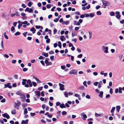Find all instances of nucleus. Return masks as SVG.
Masks as SVG:
<instances>
[{
  "label": "nucleus",
  "mask_w": 124,
  "mask_h": 124,
  "mask_svg": "<svg viewBox=\"0 0 124 124\" xmlns=\"http://www.w3.org/2000/svg\"><path fill=\"white\" fill-rule=\"evenodd\" d=\"M108 47L107 46H103L102 47V50L105 53H108Z\"/></svg>",
  "instance_id": "nucleus-1"
},
{
  "label": "nucleus",
  "mask_w": 124,
  "mask_h": 124,
  "mask_svg": "<svg viewBox=\"0 0 124 124\" xmlns=\"http://www.w3.org/2000/svg\"><path fill=\"white\" fill-rule=\"evenodd\" d=\"M78 73V70H77L73 69L70 70L69 72V74L70 75L73 74L76 75Z\"/></svg>",
  "instance_id": "nucleus-2"
},
{
  "label": "nucleus",
  "mask_w": 124,
  "mask_h": 124,
  "mask_svg": "<svg viewBox=\"0 0 124 124\" xmlns=\"http://www.w3.org/2000/svg\"><path fill=\"white\" fill-rule=\"evenodd\" d=\"M102 2L103 4L105 6H108L110 5L111 4L110 2L104 0H102Z\"/></svg>",
  "instance_id": "nucleus-3"
},
{
  "label": "nucleus",
  "mask_w": 124,
  "mask_h": 124,
  "mask_svg": "<svg viewBox=\"0 0 124 124\" xmlns=\"http://www.w3.org/2000/svg\"><path fill=\"white\" fill-rule=\"evenodd\" d=\"M17 101V103H15V105L14 107L15 108L18 109L19 108V106L20 105L21 103L20 102L18 101Z\"/></svg>",
  "instance_id": "nucleus-4"
},
{
  "label": "nucleus",
  "mask_w": 124,
  "mask_h": 124,
  "mask_svg": "<svg viewBox=\"0 0 124 124\" xmlns=\"http://www.w3.org/2000/svg\"><path fill=\"white\" fill-rule=\"evenodd\" d=\"M59 85L60 86V89L61 91H63L64 90V85L63 84H62L60 83L59 84Z\"/></svg>",
  "instance_id": "nucleus-5"
},
{
  "label": "nucleus",
  "mask_w": 124,
  "mask_h": 124,
  "mask_svg": "<svg viewBox=\"0 0 124 124\" xmlns=\"http://www.w3.org/2000/svg\"><path fill=\"white\" fill-rule=\"evenodd\" d=\"M10 83H8L6 84H4L5 87L3 88H5L6 87H8L9 88H12V86L10 85Z\"/></svg>",
  "instance_id": "nucleus-6"
},
{
  "label": "nucleus",
  "mask_w": 124,
  "mask_h": 124,
  "mask_svg": "<svg viewBox=\"0 0 124 124\" xmlns=\"http://www.w3.org/2000/svg\"><path fill=\"white\" fill-rule=\"evenodd\" d=\"M2 116L6 118L7 119L9 118V116L6 113H5L2 114Z\"/></svg>",
  "instance_id": "nucleus-7"
},
{
  "label": "nucleus",
  "mask_w": 124,
  "mask_h": 124,
  "mask_svg": "<svg viewBox=\"0 0 124 124\" xmlns=\"http://www.w3.org/2000/svg\"><path fill=\"white\" fill-rule=\"evenodd\" d=\"M28 122V120L26 119L25 120H22L21 122V124H27Z\"/></svg>",
  "instance_id": "nucleus-8"
},
{
  "label": "nucleus",
  "mask_w": 124,
  "mask_h": 124,
  "mask_svg": "<svg viewBox=\"0 0 124 124\" xmlns=\"http://www.w3.org/2000/svg\"><path fill=\"white\" fill-rule=\"evenodd\" d=\"M83 114H81V116H83V117H82V118L84 120H86L85 118L87 117L86 115L85 114H84L83 115Z\"/></svg>",
  "instance_id": "nucleus-9"
},
{
  "label": "nucleus",
  "mask_w": 124,
  "mask_h": 124,
  "mask_svg": "<svg viewBox=\"0 0 124 124\" xmlns=\"http://www.w3.org/2000/svg\"><path fill=\"white\" fill-rule=\"evenodd\" d=\"M60 39L62 41H65L66 40L65 38L63 35H62L60 37Z\"/></svg>",
  "instance_id": "nucleus-10"
},
{
  "label": "nucleus",
  "mask_w": 124,
  "mask_h": 124,
  "mask_svg": "<svg viewBox=\"0 0 124 124\" xmlns=\"http://www.w3.org/2000/svg\"><path fill=\"white\" fill-rule=\"evenodd\" d=\"M22 85H24L26 84L27 80L25 79H22Z\"/></svg>",
  "instance_id": "nucleus-11"
},
{
  "label": "nucleus",
  "mask_w": 124,
  "mask_h": 124,
  "mask_svg": "<svg viewBox=\"0 0 124 124\" xmlns=\"http://www.w3.org/2000/svg\"><path fill=\"white\" fill-rule=\"evenodd\" d=\"M30 31L32 32V33L33 34H34L36 30L34 27H33L30 29Z\"/></svg>",
  "instance_id": "nucleus-12"
},
{
  "label": "nucleus",
  "mask_w": 124,
  "mask_h": 124,
  "mask_svg": "<svg viewBox=\"0 0 124 124\" xmlns=\"http://www.w3.org/2000/svg\"><path fill=\"white\" fill-rule=\"evenodd\" d=\"M18 53L20 54H22L23 53V50L22 49H18L17 50Z\"/></svg>",
  "instance_id": "nucleus-13"
},
{
  "label": "nucleus",
  "mask_w": 124,
  "mask_h": 124,
  "mask_svg": "<svg viewBox=\"0 0 124 124\" xmlns=\"http://www.w3.org/2000/svg\"><path fill=\"white\" fill-rule=\"evenodd\" d=\"M61 108H65L66 107L63 103L61 104L59 106Z\"/></svg>",
  "instance_id": "nucleus-14"
},
{
  "label": "nucleus",
  "mask_w": 124,
  "mask_h": 124,
  "mask_svg": "<svg viewBox=\"0 0 124 124\" xmlns=\"http://www.w3.org/2000/svg\"><path fill=\"white\" fill-rule=\"evenodd\" d=\"M42 54L43 55H44L46 57H47L48 56V54L47 53H44L43 52L42 53Z\"/></svg>",
  "instance_id": "nucleus-15"
},
{
  "label": "nucleus",
  "mask_w": 124,
  "mask_h": 124,
  "mask_svg": "<svg viewBox=\"0 0 124 124\" xmlns=\"http://www.w3.org/2000/svg\"><path fill=\"white\" fill-rule=\"evenodd\" d=\"M103 94V91H101L100 93V94L99 95V97L101 98H102V96Z\"/></svg>",
  "instance_id": "nucleus-16"
},
{
  "label": "nucleus",
  "mask_w": 124,
  "mask_h": 124,
  "mask_svg": "<svg viewBox=\"0 0 124 124\" xmlns=\"http://www.w3.org/2000/svg\"><path fill=\"white\" fill-rule=\"evenodd\" d=\"M116 108L117 110V111L119 112L120 109V106H117L116 107Z\"/></svg>",
  "instance_id": "nucleus-17"
},
{
  "label": "nucleus",
  "mask_w": 124,
  "mask_h": 124,
  "mask_svg": "<svg viewBox=\"0 0 124 124\" xmlns=\"http://www.w3.org/2000/svg\"><path fill=\"white\" fill-rule=\"evenodd\" d=\"M89 17L91 18H93V17L94 16V14L93 13H90L89 14Z\"/></svg>",
  "instance_id": "nucleus-18"
},
{
  "label": "nucleus",
  "mask_w": 124,
  "mask_h": 124,
  "mask_svg": "<svg viewBox=\"0 0 124 124\" xmlns=\"http://www.w3.org/2000/svg\"><path fill=\"white\" fill-rule=\"evenodd\" d=\"M64 95L66 97L68 98V93L66 91L64 93Z\"/></svg>",
  "instance_id": "nucleus-19"
},
{
  "label": "nucleus",
  "mask_w": 124,
  "mask_h": 124,
  "mask_svg": "<svg viewBox=\"0 0 124 124\" xmlns=\"http://www.w3.org/2000/svg\"><path fill=\"white\" fill-rule=\"evenodd\" d=\"M11 113L12 114H15L16 113V110L15 109H13L11 111Z\"/></svg>",
  "instance_id": "nucleus-20"
},
{
  "label": "nucleus",
  "mask_w": 124,
  "mask_h": 124,
  "mask_svg": "<svg viewBox=\"0 0 124 124\" xmlns=\"http://www.w3.org/2000/svg\"><path fill=\"white\" fill-rule=\"evenodd\" d=\"M89 35V38L90 39H91V37H92V33L91 32V31H89L88 32Z\"/></svg>",
  "instance_id": "nucleus-21"
},
{
  "label": "nucleus",
  "mask_w": 124,
  "mask_h": 124,
  "mask_svg": "<svg viewBox=\"0 0 124 124\" xmlns=\"http://www.w3.org/2000/svg\"><path fill=\"white\" fill-rule=\"evenodd\" d=\"M119 90H118V92L119 93H122V88L121 87H119Z\"/></svg>",
  "instance_id": "nucleus-22"
},
{
  "label": "nucleus",
  "mask_w": 124,
  "mask_h": 124,
  "mask_svg": "<svg viewBox=\"0 0 124 124\" xmlns=\"http://www.w3.org/2000/svg\"><path fill=\"white\" fill-rule=\"evenodd\" d=\"M16 94H18L20 96L22 95V94H23L21 92L19 91L17 92H16Z\"/></svg>",
  "instance_id": "nucleus-23"
},
{
  "label": "nucleus",
  "mask_w": 124,
  "mask_h": 124,
  "mask_svg": "<svg viewBox=\"0 0 124 124\" xmlns=\"http://www.w3.org/2000/svg\"><path fill=\"white\" fill-rule=\"evenodd\" d=\"M115 14V13L113 12H109V14L111 16H114Z\"/></svg>",
  "instance_id": "nucleus-24"
},
{
  "label": "nucleus",
  "mask_w": 124,
  "mask_h": 124,
  "mask_svg": "<svg viewBox=\"0 0 124 124\" xmlns=\"http://www.w3.org/2000/svg\"><path fill=\"white\" fill-rule=\"evenodd\" d=\"M115 109V107H112V108L111 109V113H113V112L114 111Z\"/></svg>",
  "instance_id": "nucleus-25"
},
{
  "label": "nucleus",
  "mask_w": 124,
  "mask_h": 124,
  "mask_svg": "<svg viewBox=\"0 0 124 124\" xmlns=\"http://www.w3.org/2000/svg\"><path fill=\"white\" fill-rule=\"evenodd\" d=\"M33 4L32 2L31 1L29 2L28 4V5L29 7H31L32 4Z\"/></svg>",
  "instance_id": "nucleus-26"
},
{
  "label": "nucleus",
  "mask_w": 124,
  "mask_h": 124,
  "mask_svg": "<svg viewBox=\"0 0 124 124\" xmlns=\"http://www.w3.org/2000/svg\"><path fill=\"white\" fill-rule=\"evenodd\" d=\"M58 46L60 48H61L62 47V44L61 42L60 41H58Z\"/></svg>",
  "instance_id": "nucleus-27"
},
{
  "label": "nucleus",
  "mask_w": 124,
  "mask_h": 124,
  "mask_svg": "<svg viewBox=\"0 0 124 124\" xmlns=\"http://www.w3.org/2000/svg\"><path fill=\"white\" fill-rule=\"evenodd\" d=\"M49 59L46 58V59L45 61V62L46 64V65L47 66V64H48V60Z\"/></svg>",
  "instance_id": "nucleus-28"
},
{
  "label": "nucleus",
  "mask_w": 124,
  "mask_h": 124,
  "mask_svg": "<svg viewBox=\"0 0 124 124\" xmlns=\"http://www.w3.org/2000/svg\"><path fill=\"white\" fill-rule=\"evenodd\" d=\"M32 83L34 87H35L36 86L37 84L34 81H33L32 82Z\"/></svg>",
  "instance_id": "nucleus-29"
},
{
  "label": "nucleus",
  "mask_w": 124,
  "mask_h": 124,
  "mask_svg": "<svg viewBox=\"0 0 124 124\" xmlns=\"http://www.w3.org/2000/svg\"><path fill=\"white\" fill-rule=\"evenodd\" d=\"M13 77L15 79H18V76L16 74L14 75Z\"/></svg>",
  "instance_id": "nucleus-30"
},
{
  "label": "nucleus",
  "mask_w": 124,
  "mask_h": 124,
  "mask_svg": "<svg viewBox=\"0 0 124 124\" xmlns=\"http://www.w3.org/2000/svg\"><path fill=\"white\" fill-rule=\"evenodd\" d=\"M21 23L22 24H27V21H24L23 22H21Z\"/></svg>",
  "instance_id": "nucleus-31"
},
{
  "label": "nucleus",
  "mask_w": 124,
  "mask_h": 124,
  "mask_svg": "<svg viewBox=\"0 0 124 124\" xmlns=\"http://www.w3.org/2000/svg\"><path fill=\"white\" fill-rule=\"evenodd\" d=\"M96 14L97 15H101V13L100 11H98L97 12Z\"/></svg>",
  "instance_id": "nucleus-32"
},
{
  "label": "nucleus",
  "mask_w": 124,
  "mask_h": 124,
  "mask_svg": "<svg viewBox=\"0 0 124 124\" xmlns=\"http://www.w3.org/2000/svg\"><path fill=\"white\" fill-rule=\"evenodd\" d=\"M116 17L117 19H119L121 17V16L120 15H116Z\"/></svg>",
  "instance_id": "nucleus-33"
},
{
  "label": "nucleus",
  "mask_w": 124,
  "mask_h": 124,
  "mask_svg": "<svg viewBox=\"0 0 124 124\" xmlns=\"http://www.w3.org/2000/svg\"><path fill=\"white\" fill-rule=\"evenodd\" d=\"M54 58V56H50V59L52 61H53Z\"/></svg>",
  "instance_id": "nucleus-34"
},
{
  "label": "nucleus",
  "mask_w": 124,
  "mask_h": 124,
  "mask_svg": "<svg viewBox=\"0 0 124 124\" xmlns=\"http://www.w3.org/2000/svg\"><path fill=\"white\" fill-rule=\"evenodd\" d=\"M6 33H5L4 34V35L5 39H8V36L6 34Z\"/></svg>",
  "instance_id": "nucleus-35"
},
{
  "label": "nucleus",
  "mask_w": 124,
  "mask_h": 124,
  "mask_svg": "<svg viewBox=\"0 0 124 124\" xmlns=\"http://www.w3.org/2000/svg\"><path fill=\"white\" fill-rule=\"evenodd\" d=\"M40 92L39 91H37L36 92V94L38 96H39L40 95Z\"/></svg>",
  "instance_id": "nucleus-36"
},
{
  "label": "nucleus",
  "mask_w": 124,
  "mask_h": 124,
  "mask_svg": "<svg viewBox=\"0 0 124 124\" xmlns=\"http://www.w3.org/2000/svg\"><path fill=\"white\" fill-rule=\"evenodd\" d=\"M62 115H65L67 114V112L66 111H63L62 112Z\"/></svg>",
  "instance_id": "nucleus-37"
},
{
  "label": "nucleus",
  "mask_w": 124,
  "mask_h": 124,
  "mask_svg": "<svg viewBox=\"0 0 124 124\" xmlns=\"http://www.w3.org/2000/svg\"><path fill=\"white\" fill-rule=\"evenodd\" d=\"M20 33L18 31H17L15 34V36H17L20 35Z\"/></svg>",
  "instance_id": "nucleus-38"
},
{
  "label": "nucleus",
  "mask_w": 124,
  "mask_h": 124,
  "mask_svg": "<svg viewBox=\"0 0 124 124\" xmlns=\"http://www.w3.org/2000/svg\"><path fill=\"white\" fill-rule=\"evenodd\" d=\"M51 7V5L50 4H48L46 5V8H50Z\"/></svg>",
  "instance_id": "nucleus-39"
},
{
  "label": "nucleus",
  "mask_w": 124,
  "mask_h": 124,
  "mask_svg": "<svg viewBox=\"0 0 124 124\" xmlns=\"http://www.w3.org/2000/svg\"><path fill=\"white\" fill-rule=\"evenodd\" d=\"M24 113L25 114H26L28 113V111H27V110L26 108H25L24 110Z\"/></svg>",
  "instance_id": "nucleus-40"
},
{
  "label": "nucleus",
  "mask_w": 124,
  "mask_h": 124,
  "mask_svg": "<svg viewBox=\"0 0 124 124\" xmlns=\"http://www.w3.org/2000/svg\"><path fill=\"white\" fill-rule=\"evenodd\" d=\"M86 81H85L83 83L84 85L86 87H87V85H86Z\"/></svg>",
  "instance_id": "nucleus-41"
},
{
  "label": "nucleus",
  "mask_w": 124,
  "mask_h": 124,
  "mask_svg": "<svg viewBox=\"0 0 124 124\" xmlns=\"http://www.w3.org/2000/svg\"><path fill=\"white\" fill-rule=\"evenodd\" d=\"M99 83L98 82H96L93 83L94 85L95 86H97Z\"/></svg>",
  "instance_id": "nucleus-42"
},
{
  "label": "nucleus",
  "mask_w": 124,
  "mask_h": 124,
  "mask_svg": "<svg viewBox=\"0 0 124 124\" xmlns=\"http://www.w3.org/2000/svg\"><path fill=\"white\" fill-rule=\"evenodd\" d=\"M86 98L87 99H90L91 98L90 97V96L88 95H87L86 96Z\"/></svg>",
  "instance_id": "nucleus-43"
},
{
  "label": "nucleus",
  "mask_w": 124,
  "mask_h": 124,
  "mask_svg": "<svg viewBox=\"0 0 124 124\" xmlns=\"http://www.w3.org/2000/svg\"><path fill=\"white\" fill-rule=\"evenodd\" d=\"M28 69L27 68H24L23 69V70L24 72L27 71L28 70Z\"/></svg>",
  "instance_id": "nucleus-44"
},
{
  "label": "nucleus",
  "mask_w": 124,
  "mask_h": 124,
  "mask_svg": "<svg viewBox=\"0 0 124 124\" xmlns=\"http://www.w3.org/2000/svg\"><path fill=\"white\" fill-rule=\"evenodd\" d=\"M21 96L22 97V98L23 99V100L25 97V95L23 94Z\"/></svg>",
  "instance_id": "nucleus-45"
},
{
  "label": "nucleus",
  "mask_w": 124,
  "mask_h": 124,
  "mask_svg": "<svg viewBox=\"0 0 124 124\" xmlns=\"http://www.w3.org/2000/svg\"><path fill=\"white\" fill-rule=\"evenodd\" d=\"M61 68L62 69L64 70L66 68V66L65 65L61 66Z\"/></svg>",
  "instance_id": "nucleus-46"
},
{
  "label": "nucleus",
  "mask_w": 124,
  "mask_h": 124,
  "mask_svg": "<svg viewBox=\"0 0 124 124\" xmlns=\"http://www.w3.org/2000/svg\"><path fill=\"white\" fill-rule=\"evenodd\" d=\"M61 104V103L59 102H57L56 103V105L57 106H58L59 105H60Z\"/></svg>",
  "instance_id": "nucleus-47"
},
{
  "label": "nucleus",
  "mask_w": 124,
  "mask_h": 124,
  "mask_svg": "<svg viewBox=\"0 0 124 124\" xmlns=\"http://www.w3.org/2000/svg\"><path fill=\"white\" fill-rule=\"evenodd\" d=\"M109 93H110L111 94H112L113 93V89L112 88H111L110 89Z\"/></svg>",
  "instance_id": "nucleus-48"
},
{
  "label": "nucleus",
  "mask_w": 124,
  "mask_h": 124,
  "mask_svg": "<svg viewBox=\"0 0 124 124\" xmlns=\"http://www.w3.org/2000/svg\"><path fill=\"white\" fill-rule=\"evenodd\" d=\"M30 114L31 116H34L36 115V114L35 113H30Z\"/></svg>",
  "instance_id": "nucleus-49"
},
{
  "label": "nucleus",
  "mask_w": 124,
  "mask_h": 124,
  "mask_svg": "<svg viewBox=\"0 0 124 124\" xmlns=\"http://www.w3.org/2000/svg\"><path fill=\"white\" fill-rule=\"evenodd\" d=\"M82 54H80L78 55V56L77 57L78 58H81L82 57Z\"/></svg>",
  "instance_id": "nucleus-50"
},
{
  "label": "nucleus",
  "mask_w": 124,
  "mask_h": 124,
  "mask_svg": "<svg viewBox=\"0 0 124 124\" xmlns=\"http://www.w3.org/2000/svg\"><path fill=\"white\" fill-rule=\"evenodd\" d=\"M15 14V15H16L17 16H19L20 15L18 13V12H16Z\"/></svg>",
  "instance_id": "nucleus-51"
},
{
  "label": "nucleus",
  "mask_w": 124,
  "mask_h": 124,
  "mask_svg": "<svg viewBox=\"0 0 124 124\" xmlns=\"http://www.w3.org/2000/svg\"><path fill=\"white\" fill-rule=\"evenodd\" d=\"M59 18H56L55 19H54V21L55 22H57L59 21Z\"/></svg>",
  "instance_id": "nucleus-52"
},
{
  "label": "nucleus",
  "mask_w": 124,
  "mask_h": 124,
  "mask_svg": "<svg viewBox=\"0 0 124 124\" xmlns=\"http://www.w3.org/2000/svg\"><path fill=\"white\" fill-rule=\"evenodd\" d=\"M15 28L14 26H12L11 28V30L12 31H14L15 30Z\"/></svg>",
  "instance_id": "nucleus-53"
},
{
  "label": "nucleus",
  "mask_w": 124,
  "mask_h": 124,
  "mask_svg": "<svg viewBox=\"0 0 124 124\" xmlns=\"http://www.w3.org/2000/svg\"><path fill=\"white\" fill-rule=\"evenodd\" d=\"M95 115L96 117L100 116H101V115L100 114L97 113H95Z\"/></svg>",
  "instance_id": "nucleus-54"
},
{
  "label": "nucleus",
  "mask_w": 124,
  "mask_h": 124,
  "mask_svg": "<svg viewBox=\"0 0 124 124\" xmlns=\"http://www.w3.org/2000/svg\"><path fill=\"white\" fill-rule=\"evenodd\" d=\"M1 45L2 48H4L3 44V42L2 40L1 42Z\"/></svg>",
  "instance_id": "nucleus-55"
},
{
  "label": "nucleus",
  "mask_w": 124,
  "mask_h": 124,
  "mask_svg": "<svg viewBox=\"0 0 124 124\" xmlns=\"http://www.w3.org/2000/svg\"><path fill=\"white\" fill-rule=\"evenodd\" d=\"M54 53V52L52 51H51L49 52V54H53Z\"/></svg>",
  "instance_id": "nucleus-56"
},
{
  "label": "nucleus",
  "mask_w": 124,
  "mask_h": 124,
  "mask_svg": "<svg viewBox=\"0 0 124 124\" xmlns=\"http://www.w3.org/2000/svg\"><path fill=\"white\" fill-rule=\"evenodd\" d=\"M44 91H42L41 92V95L42 96H44Z\"/></svg>",
  "instance_id": "nucleus-57"
},
{
  "label": "nucleus",
  "mask_w": 124,
  "mask_h": 124,
  "mask_svg": "<svg viewBox=\"0 0 124 124\" xmlns=\"http://www.w3.org/2000/svg\"><path fill=\"white\" fill-rule=\"evenodd\" d=\"M49 104L50 106H52L53 105V103H52L50 101L49 102Z\"/></svg>",
  "instance_id": "nucleus-58"
},
{
  "label": "nucleus",
  "mask_w": 124,
  "mask_h": 124,
  "mask_svg": "<svg viewBox=\"0 0 124 124\" xmlns=\"http://www.w3.org/2000/svg\"><path fill=\"white\" fill-rule=\"evenodd\" d=\"M101 8V6L99 5H98L96 7V9L98 10L99 8Z\"/></svg>",
  "instance_id": "nucleus-59"
},
{
  "label": "nucleus",
  "mask_w": 124,
  "mask_h": 124,
  "mask_svg": "<svg viewBox=\"0 0 124 124\" xmlns=\"http://www.w3.org/2000/svg\"><path fill=\"white\" fill-rule=\"evenodd\" d=\"M17 23V22H14L13 23V26H16Z\"/></svg>",
  "instance_id": "nucleus-60"
},
{
  "label": "nucleus",
  "mask_w": 124,
  "mask_h": 124,
  "mask_svg": "<svg viewBox=\"0 0 124 124\" xmlns=\"http://www.w3.org/2000/svg\"><path fill=\"white\" fill-rule=\"evenodd\" d=\"M57 10L59 12H60L61 10V9L60 8H57Z\"/></svg>",
  "instance_id": "nucleus-61"
},
{
  "label": "nucleus",
  "mask_w": 124,
  "mask_h": 124,
  "mask_svg": "<svg viewBox=\"0 0 124 124\" xmlns=\"http://www.w3.org/2000/svg\"><path fill=\"white\" fill-rule=\"evenodd\" d=\"M110 96L109 94H108L106 96V98L107 99L108 98L110 97Z\"/></svg>",
  "instance_id": "nucleus-62"
},
{
  "label": "nucleus",
  "mask_w": 124,
  "mask_h": 124,
  "mask_svg": "<svg viewBox=\"0 0 124 124\" xmlns=\"http://www.w3.org/2000/svg\"><path fill=\"white\" fill-rule=\"evenodd\" d=\"M22 106L23 107H26L27 106V105L26 104L23 103V104Z\"/></svg>",
  "instance_id": "nucleus-63"
},
{
  "label": "nucleus",
  "mask_w": 124,
  "mask_h": 124,
  "mask_svg": "<svg viewBox=\"0 0 124 124\" xmlns=\"http://www.w3.org/2000/svg\"><path fill=\"white\" fill-rule=\"evenodd\" d=\"M47 40L46 41V42L47 43H49L50 41V39H49L48 38L46 39Z\"/></svg>",
  "instance_id": "nucleus-64"
}]
</instances>
